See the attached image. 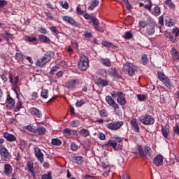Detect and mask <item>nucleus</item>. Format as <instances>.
I'll return each mask as SVG.
<instances>
[{"label":"nucleus","mask_w":179,"mask_h":179,"mask_svg":"<svg viewBox=\"0 0 179 179\" xmlns=\"http://www.w3.org/2000/svg\"><path fill=\"white\" fill-rule=\"evenodd\" d=\"M53 56H55L54 51L50 50L46 52L45 54L42 57V58L37 59V61L36 62V66L40 68L45 67L47 63L50 62V59H52Z\"/></svg>","instance_id":"f257e3e1"},{"label":"nucleus","mask_w":179,"mask_h":179,"mask_svg":"<svg viewBox=\"0 0 179 179\" xmlns=\"http://www.w3.org/2000/svg\"><path fill=\"white\" fill-rule=\"evenodd\" d=\"M157 76L159 81L164 83V87H166L169 90H174L175 86L173 83L171 82V79L169 78L164 72L158 71L157 72Z\"/></svg>","instance_id":"f03ea898"},{"label":"nucleus","mask_w":179,"mask_h":179,"mask_svg":"<svg viewBox=\"0 0 179 179\" xmlns=\"http://www.w3.org/2000/svg\"><path fill=\"white\" fill-rule=\"evenodd\" d=\"M137 150L138 152V155H140V157L141 158H152V150L150 148V146H144L143 148L142 145H138L137 146Z\"/></svg>","instance_id":"7ed1b4c3"},{"label":"nucleus","mask_w":179,"mask_h":179,"mask_svg":"<svg viewBox=\"0 0 179 179\" xmlns=\"http://www.w3.org/2000/svg\"><path fill=\"white\" fill-rule=\"evenodd\" d=\"M138 121L143 125L150 126L155 124V120L150 115H143L138 117Z\"/></svg>","instance_id":"20e7f679"},{"label":"nucleus","mask_w":179,"mask_h":179,"mask_svg":"<svg viewBox=\"0 0 179 179\" xmlns=\"http://www.w3.org/2000/svg\"><path fill=\"white\" fill-rule=\"evenodd\" d=\"M0 155L2 162H10L11 154L6 146H1V148H0Z\"/></svg>","instance_id":"39448f33"},{"label":"nucleus","mask_w":179,"mask_h":179,"mask_svg":"<svg viewBox=\"0 0 179 179\" xmlns=\"http://www.w3.org/2000/svg\"><path fill=\"white\" fill-rule=\"evenodd\" d=\"M78 69L81 71H87L89 68V58L85 55L80 57Z\"/></svg>","instance_id":"423d86ee"},{"label":"nucleus","mask_w":179,"mask_h":179,"mask_svg":"<svg viewBox=\"0 0 179 179\" xmlns=\"http://www.w3.org/2000/svg\"><path fill=\"white\" fill-rule=\"evenodd\" d=\"M34 155L36 159H37L38 162L41 164L44 162V154L42 152H44V150H41L38 146L35 145L34 148Z\"/></svg>","instance_id":"0eeeda50"},{"label":"nucleus","mask_w":179,"mask_h":179,"mask_svg":"<svg viewBox=\"0 0 179 179\" xmlns=\"http://www.w3.org/2000/svg\"><path fill=\"white\" fill-rule=\"evenodd\" d=\"M124 125V122H112L106 124V128L110 131H117L121 129L122 126Z\"/></svg>","instance_id":"6e6552de"},{"label":"nucleus","mask_w":179,"mask_h":179,"mask_svg":"<svg viewBox=\"0 0 179 179\" xmlns=\"http://www.w3.org/2000/svg\"><path fill=\"white\" fill-rule=\"evenodd\" d=\"M80 81L78 79L68 80L65 83V87L69 90L73 91L79 85Z\"/></svg>","instance_id":"1a4fd4ad"},{"label":"nucleus","mask_w":179,"mask_h":179,"mask_svg":"<svg viewBox=\"0 0 179 179\" xmlns=\"http://www.w3.org/2000/svg\"><path fill=\"white\" fill-rule=\"evenodd\" d=\"M157 24L155 21H150L148 22V27H145V33L148 36H153L155 33V27Z\"/></svg>","instance_id":"9d476101"},{"label":"nucleus","mask_w":179,"mask_h":179,"mask_svg":"<svg viewBox=\"0 0 179 179\" xmlns=\"http://www.w3.org/2000/svg\"><path fill=\"white\" fill-rule=\"evenodd\" d=\"M62 20H63V21L65 22L66 24H69L71 26L78 28L80 27V24H79V22L75 20L72 17L65 15L62 17Z\"/></svg>","instance_id":"9b49d317"},{"label":"nucleus","mask_w":179,"mask_h":179,"mask_svg":"<svg viewBox=\"0 0 179 179\" xmlns=\"http://www.w3.org/2000/svg\"><path fill=\"white\" fill-rule=\"evenodd\" d=\"M105 101H106V103H108V105L113 108L114 110H117L120 108L119 105L116 103V101H115L110 96H106V97L105 98Z\"/></svg>","instance_id":"f8f14e48"},{"label":"nucleus","mask_w":179,"mask_h":179,"mask_svg":"<svg viewBox=\"0 0 179 179\" xmlns=\"http://www.w3.org/2000/svg\"><path fill=\"white\" fill-rule=\"evenodd\" d=\"M71 162L78 166H82L84 164V158L82 156H73L71 157Z\"/></svg>","instance_id":"ddd939ff"},{"label":"nucleus","mask_w":179,"mask_h":179,"mask_svg":"<svg viewBox=\"0 0 179 179\" xmlns=\"http://www.w3.org/2000/svg\"><path fill=\"white\" fill-rule=\"evenodd\" d=\"M163 160L164 157L163 155H161L160 154L157 155L156 157L153 159V163L155 164L157 167H159L161 166H163Z\"/></svg>","instance_id":"4468645a"},{"label":"nucleus","mask_w":179,"mask_h":179,"mask_svg":"<svg viewBox=\"0 0 179 179\" xmlns=\"http://www.w3.org/2000/svg\"><path fill=\"white\" fill-rule=\"evenodd\" d=\"M6 105L9 109H13L15 107V100L9 94L6 96Z\"/></svg>","instance_id":"2eb2a0df"},{"label":"nucleus","mask_w":179,"mask_h":179,"mask_svg":"<svg viewBox=\"0 0 179 179\" xmlns=\"http://www.w3.org/2000/svg\"><path fill=\"white\" fill-rule=\"evenodd\" d=\"M95 85H96V86L99 87H106L108 86L109 83L108 80H103L101 78H99L95 82Z\"/></svg>","instance_id":"dca6fc26"},{"label":"nucleus","mask_w":179,"mask_h":179,"mask_svg":"<svg viewBox=\"0 0 179 179\" xmlns=\"http://www.w3.org/2000/svg\"><path fill=\"white\" fill-rule=\"evenodd\" d=\"M3 136V138H6V140L10 143L15 142L17 141L16 136L8 132H4Z\"/></svg>","instance_id":"f3484780"},{"label":"nucleus","mask_w":179,"mask_h":179,"mask_svg":"<svg viewBox=\"0 0 179 179\" xmlns=\"http://www.w3.org/2000/svg\"><path fill=\"white\" fill-rule=\"evenodd\" d=\"M27 57V56H24L23 52H16V55H15V59L20 64H24V59Z\"/></svg>","instance_id":"a211bd4d"},{"label":"nucleus","mask_w":179,"mask_h":179,"mask_svg":"<svg viewBox=\"0 0 179 179\" xmlns=\"http://www.w3.org/2000/svg\"><path fill=\"white\" fill-rule=\"evenodd\" d=\"M27 170L31 173V175L33 177V179L36 178V174L34 172V163L31 162H27Z\"/></svg>","instance_id":"6ab92c4d"},{"label":"nucleus","mask_w":179,"mask_h":179,"mask_svg":"<svg viewBox=\"0 0 179 179\" xmlns=\"http://www.w3.org/2000/svg\"><path fill=\"white\" fill-rule=\"evenodd\" d=\"M4 171L3 173L6 176H10L12 173V171H13V169L12 168V166L10 164H6L3 166Z\"/></svg>","instance_id":"aec40b11"},{"label":"nucleus","mask_w":179,"mask_h":179,"mask_svg":"<svg viewBox=\"0 0 179 179\" xmlns=\"http://www.w3.org/2000/svg\"><path fill=\"white\" fill-rule=\"evenodd\" d=\"M29 111H30V113L35 115L36 117L41 118V116H42L41 111L38 110L36 108L32 107L29 109Z\"/></svg>","instance_id":"412c9836"},{"label":"nucleus","mask_w":179,"mask_h":179,"mask_svg":"<svg viewBox=\"0 0 179 179\" xmlns=\"http://www.w3.org/2000/svg\"><path fill=\"white\" fill-rule=\"evenodd\" d=\"M20 77L19 76H14V78L12 76L11 73H9V82L12 85L16 86L17 84H18Z\"/></svg>","instance_id":"4be33fe9"},{"label":"nucleus","mask_w":179,"mask_h":179,"mask_svg":"<svg viewBox=\"0 0 179 179\" xmlns=\"http://www.w3.org/2000/svg\"><path fill=\"white\" fill-rule=\"evenodd\" d=\"M131 126H132L136 133H140V127L138 125L137 120L136 118H133L132 120H131Z\"/></svg>","instance_id":"5701e85b"},{"label":"nucleus","mask_w":179,"mask_h":179,"mask_svg":"<svg viewBox=\"0 0 179 179\" xmlns=\"http://www.w3.org/2000/svg\"><path fill=\"white\" fill-rule=\"evenodd\" d=\"M164 24L167 27H173L174 26V20L171 17H166L164 20Z\"/></svg>","instance_id":"b1692460"},{"label":"nucleus","mask_w":179,"mask_h":179,"mask_svg":"<svg viewBox=\"0 0 179 179\" xmlns=\"http://www.w3.org/2000/svg\"><path fill=\"white\" fill-rule=\"evenodd\" d=\"M161 131L162 133V136H164V138L168 139V136L170 133L169 127L166 126H162Z\"/></svg>","instance_id":"393cba45"},{"label":"nucleus","mask_w":179,"mask_h":179,"mask_svg":"<svg viewBox=\"0 0 179 179\" xmlns=\"http://www.w3.org/2000/svg\"><path fill=\"white\" fill-rule=\"evenodd\" d=\"M38 39H39V41L45 44H50V42H51L50 39L48 38L47 36H45L43 34H41L38 36Z\"/></svg>","instance_id":"a878e982"},{"label":"nucleus","mask_w":179,"mask_h":179,"mask_svg":"<svg viewBox=\"0 0 179 179\" xmlns=\"http://www.w3.org/2000/svg\"><path fill=\"white\" fill-rule=\"evenodd\" d=\"M100 64L104 65V66L110 67L111 66V62H110L108 58H100L99 59Z\"/></svg>","instance_id":"bb28decb"},{"label":"nucleus","mask_w":179,"mask_h":179,"mask_svg":"<svg viewBox=\"0 0 179 179\" xmlns=\"http://www.w3.org/2000/svg\"><path fill=\"white\" fill-rule=\"evenodd\" d=\"M110 75L113 77L115 80H119L121 78V76H120V73L117 71L115 69H110Z\"/></svg>","instance_id":"cd10ccee"},{"label":"nucleus","mask_w":179,"mask_h":179,"mask_svg":"<svg viewBox=\"0 0 179 179\" xmlns=\"http://www.w3.org/2000/svg\"><path fill=\"white\" fill-rule=\"evenodd\" d=\"M117 102L122 106H125L127 104V99H125V95L117 97Z\"/></svg>","instance_id":"c85d7f7f"},{"label":"nucleus","mask_w":179,"mask_h":179,"mask_svg":"<svg viewBox=\"0 0 179 179\" xmlns=\"http://www.w3.org/2000/svg\"><path fill=\"white\" fill-rule=\"evenodd\" d=\"M164 36L169 39V41L171 43H175L178 41V39H177L176 37L174 38V36L171 35L170 32H165Z\"/></svg>","instance_id":"c756f323"},{"label":"nucleus","mask_w":179,"mask_h":179,"mask_svg":"<svg viewBox=\"0 0 179 179\" xmlns=\"http://www.w3.org/2000/svg\"><path fill=\"white\" fill-rule=\"evenodd\" d=\"M79 133H80V134H81L82 136H83L85 138L90 136V131H89L88 129H86L84 128L82 129H80Z\"/></svg>","instance_id":"7c9ffc66"},{"label":"nucleus","mask_w":179,"mask_h":179,"mask_svg":"<svg viewBox=\"0 0 179 179\" xmlns=\"http://www.w3.org/2000/svg\"><path fill=\"white\" fill-rule=\"evenodd\" d=\"M48 89L42 88V91L41 92V97H42L43 99H48Z\"/></svg>","instance_id":"2f4dec72"},{"label":"nucleus","mask_w":179,"mask_h":179,"mask_svg":"<svg viewBox=\"0 0 179 179\" xmlns=\"http://www.w3.org/2000/svg\"><path fill=\"white\" fill-rule=\"evenodd\" d=\"M51 144L55 146H60L62 141L59 138H52L51 139Z\"/></svg>","instance_id":"473e14b6"},{"label":"nucleus","mask_w":179,"mask_h":179,"mask_svg":"<svg viewBox=\"0 0 179 179\" xmlns=\"http://www.w3.org/2000/svg\"><path fill=\"white\" fill-rule=\"evenodd\" d=\"M45 133V128L44 127H39L37 129H36V134H38V135H44Z\"/></svg>","instance_id":"72a5a7b5"},{"label":"nucleus","mask_w":179,"mask_h":179,"mask_svg":"<svg viewBox=\"0 0 179 179\" xmlns=\"http://www.w3.org/2000/svg\"><path fill=\"white\" fill-rule=\"evenodd\" d=\"M127 72H128V75L130 76H133L135 74V71H136V69L134 66H127Z\"/></svg>","instance_id":"f704fd0d"},{"label":"nucleus","mask_w":179,"mask_h":179,"mask_svg":"<svg viewBox=\"0 0 179 179\" xmlns=\"http://www.w3.org/2000/svg\"><path fill=\"white\" fill-rule=\"evenodd\" d=\"M21 108H23V103L19 100L15 106L14 111L19 112Z\"/></svg>","instance_id":"c9c22d12"},{"label":"nucleus","mask_w":179,"mask_h":179,"mask_svg":"<svg viewBox=\"0 0 179 179\" xmlns=\"http://www.w3.org/2000/svg\"><path fill=\"white\" fill-rule=\"evenodd\" d=\"M101 45L104 47H106L107 48H109L111 47H112V48H117L116 45H113V43L109 41H102Z\"/></svg>","instance_id":"e433bc0d"},{"label":"nucleus","mask_w":179,"mask_h":179,"mask_svg":"<svg viewBox=\"0 0 179 179\" xmlns=\"http://www.w3.org/2000/svg\"><path fill=\"white\" fill-rule=\"evenodd\" d=\"M124 95H125V94H124V92H113L112 93H110V96L113 98L121 97Z\"/></svg>","instance_id":"4c0bfd02"},{"label":"nucleus","mask_w":179,"mask_h":179,"mask_svg":"<svg viewBox=\"0 0 179 179\" xmlns=\"http://www.w3.org/2000/svg\"><path fill=\"white\" fill-rule=\"evenodd\" d=\"M122 38L125 40H129L133 38V34L130 31H126L124 34L122 35Z\"/></svg>","instance_id":"58836bf2"},{"label":"nucleus","mask_w":179,"mask_h":179,"mask_svg":"<svg viewBox=\"0 0 179 179\" xmlns=\"http://www.w3.org/2000/svg\"><path fill=\"white\" fill-rule=\"evenodd\" d=\"M99 1H97L90 2V6L88 7V10H93V9H94V8H96L99 5Z\"/></svg>","instance_id":"ea45409f"},{"label":"nucleus","mask_w":179,"mask_h":179,"mask_svg":"<svg viewBox=\"0 0 179 179\" xmlns=\"http://www.w3.org/2000/svg\"><path fill=\"white\" fill-rule=\"evenodd\" d=\"M120 3H122V5H125L126 9L127 10H131L132 9V6L131 4L129 3V1H120Z\"/></svg>","instance_id":"a19ab883"},{"label":"nucleus","mask_w":179,"mask_h":179,"mask_svg":"<svg viewBox=\"0 0 179 179\" xmlns=\"http://www.w3.org/2000/svg\"><path fill=\"white\" fill-rule=\"evenodd\" d=\"M50 30L51 33L53 34L55 36H58L59 34V31L57 29L56 26H51L50 28Z\"/></svg>","instance_id":"79ce46f5"},{"label":"nucleus","mask_w":179,"mask_h":179,"mask_svg":"<svg viewBox=\"0 0 179 179\" xmlns=\"http://www.w3.org/2000/svg\"><path fill=\"white\" fill-rule=\"evenodd\" d=\"M36 129L37 128L35 127V126H31V125L25 126V129L28 130V131L31 133L36 134Z\"/></svg>","instance_id":"37998d69"},{"label":"nucleus","mask_w":179,"mask_h":179,"mask_svg":"<svg viewBox=\"0 0 179 179\" xmlns=\"http://www.w3.org/2000/svg\"><path fill=\"white\" fill-rule=\"evenodd\" d=\"M106 146L112 147L113 149L116 150L117 143L115 142L114 141L110 140L108 141V143H106Z\"/></svg>","instance_id":"c03bdc74"},{"label":"nucleus","mask_w":179,"mask_h":179,"mask_svg":"<svg viewBox=\"0 0 179 179\" xmlns=\"http://www.w3.org/2000/svg\"><path fill=\"white\" fill-rule=\"evenodd\" d=\"M63 134L65 135L66 137H69V136H72V129L66 128L63 131Z\"/></svg>","instance_id":"a18cd8bd"},{"label":"nucleus","mask_w":179,"mask_h":179,"mask_svg":"<svg viewBox=\"0 0 179 179\" xmlns=\"http://www.w3.org/2000/svg\"><path fill=\"white\" fill-rule=\"evenodd\" d=\"M172 58L174 59L178 60L179 59V52L176 50H173L171 52Z\"/></svg>","instance_id":"49530a36"},{"label":"nucleus","mask_w":179,"mask_h":179,"mask_svg":"<svg viewBox=\"0 0 179 179\" xmlns=\"http://www.w3.org/2000/svg\"><path fill=\"white\" fill-rule=\"evenodd\" d=\"M141 62H143V65H146L148 64L149 60L148 59V55L145 54L141 55Z\"/></svg>","instance_id":"de8ad7c7"},{"label":"nucleus","mask_w":179,"mask_h":179,"mask_svg":"<svg viewBox=\"0 0 179 179\" xmlns=\"http://www.w3.org/2000/svg\"><path fill=\"white\" fill-rule=\"evenodd\" d=\"M25 41H27L28 43H34L37 41V38L35 37H31L29 36H26L25 38Z\"/></svg>","instance_id":"09e8293b"},{"label":"nucleus","mask_w":179,"mask_h":179,"mask_svg":"<svg viewBox=\"0 0 179 179\" xmlns=\"http://www.w3.org/2000/svg\"><path fill=\"white\" fill-rule=\"evenodd\" d=\"M69 147L73 152H76L78 150V145L75 142H71Z\"/></svg>","instance_id":"8fccbe9b"},{"label":"nucleus","mask_w":179,"mask_h":179,"mask_svg":"<svg viewBox=\"0 0 179 179\" xmlns=\"http://www.w3.org/2000/svg\"><path fill=\"white\" fill-rule=\"evenodd\" d=\"M99 115L102 117H108V113H107L106 109H101L99 110Z\"/></svg>","instance_id":"3c124183"},{"label":"nucleus","mask_w":179,"mask_h":179,"mask_svg":"<svg viewBox=\"0 0 179 179\" xmlns=\"http://www.w3.org/2000/svg\"><path fill=\"white\" fill-rule=\"evenodd\" d=\"M97 73L102 77L104 78H107V73L106 69H99V71H97Z\"/></svg>","instance_id":"603ef678"},{"label":"nucleus","mask_w":179,"mask_h":179,"mask_svg":"<svg viewBox=\"0 0 179 179\" xmlns=\"http://www.w3.org/2000/svg\"><path fill=\"white\" fill-rule=\"evenodd\" d=\"M138 26H140L141 28L145 29L148 27V23L145 20H140V22H138Z\"/></svg>","instance_id":"864d4df0"},{"label":"nucleus","mask_w":179,"mask_h":179,"mask_svg":"<svg viewBox=\"0 0 179 179\" xmlns=\"http://www.w3.org/2000/svg\"><path fill=\"white\" fill-rule=\"evenodd\" d=\"M12 34L6 31L4 34H1V36L3 37V39H6V41H9V37H12Z\"/></svg>","instance_id":"5fc2aeb1"},{"label":"nucleus","mask_w":179,"mask_h":179,"mask_svg":"<svg viewBox=\"0 0 179 179\" xmlns=\"http://www.w3.org/2000/svg\"><path fill=\"white\" fill-rule=\"evenodd\" d=\"M86 101L85 99H80V101H77L76 106L77 108L82 107L84 104H85Z\"/></svg>","instance_id":"6e6d98bb"},{"label":"nucleus","mask_w":179,"mask_h":179,"mask_svg":"<svg viewBox=\"0 0 179 179\" xmlns=\"http://www.w3.org/2000/svg\"><path fill=\"white\" fill-rule=\"evenodd\" d=\"M58 69H59V67L57 66H53L52 68H51L50 71V75L51 76H53V75H55V73L57 72Z\"/></svg>","instance_id":"4d7b16f0"},{"label":"nucleus","mask_w":179,"mask_h":179,"mask_svg":"<svg viewBox=\"0 0 179 179\" xmlns=\"http://www.w3.org/2000/svg\"><path fill=\"white\" fill-rule=\"evenodd\" d=\"M164 2L166 3V5L169 7V8H171V9H175L176 8V6L174 5V3L171 1H166Z\"/></svg>","instance_id":"13d9d810"},{"label":"nucleus","mask_w":179,"mask_h":179,"mask_svg":"<svg viewBox=\"0 0 179 179\" xmlns=\"http://www.w3.org/2000/svg\"><path fill=\"white\" fill-rule=\"evenodd\" d=\"M76 13L77 15H80L86 13V12L80 8V6H78L76 7Z\"/></svg>","instance_id":"bf43d9fd"},{"label":"nucleus","mask_w":179,"mask_h":179,"mask_svg":"<svg viewBox=\"0 0 179 179\" xmlns=\"http://www.w3.org/2000/svg\"><path fill=\"white\" fill-rule=\"evenodd\" d=\"M172 34L174 35L175 38H178L179 36V28L172 29Z\"/></svg>","instance_id":"052dcab7"},{"label":"nucleus","mask_w":179,"mask_h":179,"mask_svg":"<svg viewBox=\"0 0 179 179\" xmlns=\"http://www.w3.org/2000/svg\"><path fill=\"white\" fill-rule=\"evenodd\" d=\"M60 6L64 9H69V3H67V1H60Z\"/></svg>","instance_id":"680f3d73"},{"label":"nucleus","mask_w":179,"mask_h":179,"mask_svg":"<svg viewBox=\"0 0 179 179\" xmlns=\"http://www.w3.org/2000/svg\"><path fill=\"white\" fill-rule=\"evenodd\" d=\"M154 13H155V15H157V16L160 15V14H161L160 7H159L158 6H155L154 8Z\"/></svg>","instance_id":"e2e57ef3"},{"label":"nucleus","mask_w":179,"mask_h":179,"mask_svg":"<svg viewBox=\"0 0 179 179\" xmlns=\"http://www.w3.org/2000/svg\"><path fill=\"white\" fill-rule=\"evenodd\" d=\"M152 7V2L148 1V3L145 5H144V8L148 10L149 11H151V8Z\"/></svg>","instance_id":"0e129e2a"},{"label":"nucleus","mask_w":179,"mask_h":179,"mask_svg":"<svg viewBox=\"0 0 179 179\" xmlns=\"http://www.w3.org/2000/svg\"><path fill=\"white\" fill-rule=\"evenodd\" d=\"M137 98H138V101H145L146 99V95L138 94L137 95Z\"/></svg>","instance_id":"69168bd1"},{"label":"nucleus","mask_w":179,"mask_h":179,"mask_svg":"<svg viewBox=\"0 0 179 179\" xmlns=\"http://www.w3.org/2000/svg\"><path fill=\"white\" fill-rule=\"evenodd\" d=\"M42 179H52V173L48 172V173L42 176Z\"/></svg>","instance_id":"338daca9"},{"label":"nucleus","mask_w":179,"mask_h":179,"mask_svg":"<svg viewBox=\"0 0 179 179\" xmlns=\"http://www.w3.org/2000/svg\"><path fill=\"white\" fill-rule=\"evenodd\" d=\"M71 127H78L79 125V121L78 120H73V122H71Z\"/></svg>","instance_id":"774afa93"}]
</instances>
